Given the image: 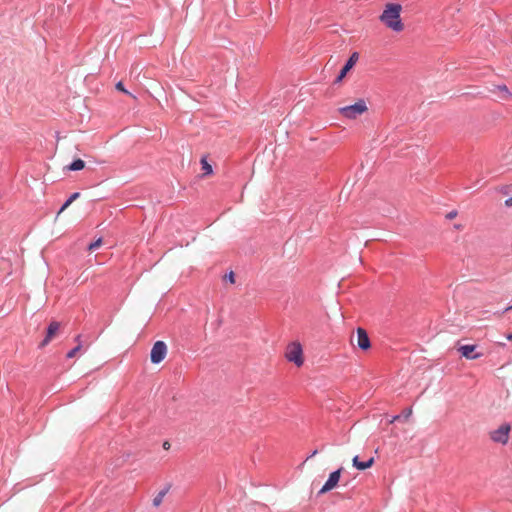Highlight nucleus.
<instances>
[{"mask_svg": "<svg viewBox=\"0 0 512 512\" xmlns=\"http://www.w3.org/2000/svg\"><path fill=\"white\" fill-rule=\"evenodd\" d=\"M285 357L289 362H293L297 367H301L304 363L302 345L298 341L288 344Z\"/></svg>", "mask_w": 512, "mask_h": 512, "instance_id": "obj_3", "label": "nucleus"}, {"mask_svg": "<svg viewBox=\"0 0 512 512\" xmlns=\"http://www.w3.org/2000/svg\"><path fill=\"white\" fill-rule=\"evenodd\" d=\"M228 280L231 284H235L236 283V275L233 271H230L229 274H228Z\"/></svg>", "mask_w": 512, "mask_h": 512, "instance_id": "obj_21", "label": "nucleus"}, {"mask_svg": "<svg viewBox=\"0 0 512 512\" xmlns=\"http://www.w3.org/2000/svg\"><path fill=\"white\" fill-rule=\"evenodd\" d=\"M115 87H116V89H117L118 91H121V92H123V93H125V94H128V95L132 96L133 98H135V96H133L129 91H127V90L124 88V85H123V83H122L121 81H119V82L116 84V86H115Z\"/></svg>", "mask_w": 512, "mask_h": 512, "instance_id": "obj_20", "label": "nucleus"}, {"mask_svg": "<svg viewBox=\"0 0 512 512\" xmlns=\"http://www.w3.org/2000/svg\"><path fill=\"white\" fill-rule=\"evenodd\" d=\"M80 196L79 192L73 193L69 199L62 205L61 209L58 212V215H60L62 212H64L76 199H78Z\"/></svg>", "mask_w": 512, "mask_h": 512, "instance_id": "obj_15", "label": "nucleus"}, {"mask_svg": "<svg viewBox=\"0 0 512 512\" xmlns=\"http://www.w3.org/2000/svg\"><path fill=\"white\" fill-rule=\"evenodd\" d=\"M59 330H60V323L57 321L51 322L50 325L48 326L46 336L40 344V347H44L50 341H52L58 335Z\"/></svg>", "mask_w": 512, "mask_h": 512, "instance_id": "obj_8", "label": "nucleus"}, {"mask_svg": "<svg viewBox=\"0 0 512 512\" xmlns=\"http://www.w3.org/2000/svg\"><path fill=\"white\" fill-rule=\"evenodd\" d=\"M341 472H342V468L332 472L329 475V478L326 481V483L320 489L319 493L324 494V493H327V492L331 491L332 489H334L340 480Z\"/></svg>", "mask_w": 512, "mask_h": 512, "instance_id": "obj_6", "label": "nucleus"}, {"mask_svg": "<svg viewBox=\"0 0 512 512\" xmlns=\"http://www.w3.org/2000/svg\"><path fill=\"white\" fill-rule=\"evenodd\" d=\"M359 59V54L357 52L352 53L344 67L341 69L338 77L335 80V83H340L344 77L347 75V73L353 68V66L356 64V62Z\"/></svg>", "mask_w": 512, "mask_h": 512, "instance_id": "obj_7", "label": "nucleus"}, {"mask_svg": "<svg viewBox=\"0 0 512 512\" xmlns=\"http://www.w3.org/2000/svg\"><path fill=\"white\" fill-rule=\"evenodd\" d=\"M356 342L358 347L361 348L362 350H368L370 348V340L365 329L360 327L357 329Z\"/></svg>", "mask_w": 512, "mask_h": 512, "instance_id": "obj_9", "label": "nucleus"}, {"mask_svg": "<svg viewBox=\"0 0 512 512\" xmlns=\"http://www.w3.org/2000/svg\"><path fill=\"white\" fill-rule=\"evenodd\" d=\"M476 349L475 345H462L458 348V351L460 354L465 357L466 359H477L482 356L481 353H474Z\"/></svg>", "mask_w": 512, "mask_h": 512, "instance_id": "obj_10", "label": "nucleus"}, {"mask_svg": "<svg viewBox=\"0 0 512 512\" xmlns=\"http://www.w3.org/2000/svg\"><path fill=\"white\" fill-rule=\"evenodd\" d=\"M511 431V425L508 423L501 424L498 428L489 432L490 439L502 445L507 444Z\"/></svg>", "mask_w": 512, "mask_h": 512, "instance_id": "obj_4", "label": "nucleus"}, {"mask_svg": "<svg viewBox=\"0 0 512 512\" xmlns=\"http://www.w3.org/2000/svg\"><path fill=\"white\" fill-rule=\"evenodd\" d=\"M368 107L364 99H359L356 103L338 109L339 114L349 120H355L360 115L366 113Z\"/></svg>", "mask_w": 512, "mask_h": 512, "instance_id": "obj_2", "label": "nucleus"}, {"mask_svg": "<svg viewBox=\"0 0 512 512\" xmlns=\"http://www.w3.org/2000/svg\"><path fill=\"white\" fill-rule=\"evenodd\" d=\"M400 417H401V416H399V415H397V416L393 417V419H392V421H391V422H394V421H396V420L400 419Z\"/></svg>", "mask_w": 512, "mask_h": 512, "instance_id": "obj_27", "label": "nucleus"}, {"mask_svg": "<svg viewBox=\"0 0 512 512\" xmlns=\"http://www.w3.org/2000/svg\"><path fill=\"white\" fill-rule=\"evenodd\" d=\"M85 167V162L81 159H77L73 161L69 166L68 169L71 171H79L82 170Z\"/></svg>", "mask_w": 512, "mask_h": 512, "instance_id": "obj_16", "label": "nucleus"}, {"mask_svg": "<svg viewBox=\"0 0 512 512\" xmlns=\"http://www.w3.org/2000/svg\"><path fill=\"white\" fill-rule=\"evenodd\" d=\"M457 211L456 210H453V211H450L447 215H446V218L447 219H454L456 216H457Z\"/></svg>", "mask_w": 512, "mask_h": 512, "instance_id": "obj_22", "label": "nucleus"}, {"mask_svg": "<svg viewBox=\"0 0 512 512\" xmlns=\"http://www.w3.org/2000/svg\"><path fill=\"white\" fill-rule=\"evenodd\" d=\"M228 50L235 63L239 62L244 57V49L236 44H233L232 47L228 48Z\"/></svg>", "mask_w": 512, "mask_h": 512, "instance_id": "obj_12", "label": "nucleus"}, {"mask_svg": "<svg viewBox=\"0 0 512 512\" xmlns=\"http://www.w3.org/2000/svg\"><path fill=\"white\" fill-rule=\"evenodd\" d=\"M506 338H507L508 340H512V333L508 334V335L506 336Z\"/></svg>", "mask_w": 512, "mask_h": 512, "instance_id": "obj_28", "label": "nucleus"}, {"mask_svg": "<svg viewBox=\"0 0 512 512\" xmlns=\"http://www.w3.org/2000/svg\"><path fill=\"white\" fill-rule=\"evenodd\" d=\"M411 414H412V410L411 409H408V410L404 411V413H403L404 419L408 420L409 417L411 416Z\"/></svg>", "mask_w": 512, "mask_h": 512, "instance_id": "obj_23", "label": "nucleus"}, {"mask_svg": "<svg viewBox=\"0 0 512 512\" xmlns=\"http://www.w3.org/2000/svg\"><path fill=\"white\" fill-rule=\"evenodd\" d=\"M498 89H499V91H501L503 93V98H505V99L512 98V94L509 92L507 86L502 85V86H499Z\"/></svg>", "mask_w": 512, "mask_h": 512, "instance_id": "obj_17", "label": "nucleus"}, {"mask_svg": "<svg viewBox=\"0 0 512 512\" xmlns=\"http://www.w3.org/2000/svg\"><path fill=\"white\" fill-rule=\"evenodd\" d=\"M75 341H76L78 344H81V336H80V335L76 336Z\"/></svg>", "mask_w": 512, "mask_h": 512, "instance_id": "obj_25", "label": "nucleus"}, {"mask_svg": "<svg viewBox=\"0 0 512 512\" xmlns=\"http://www.w3.org/2000/svg\"><path fill=\"white\" fill-rule=\"evenodd\" d=\"M317 453H318V451H317V450H314V451L312 452V454L307 458V460H308L309 458H311V457H314Z\"/></svg>", "mask_w": 512, "mask_h": 512, "instance_id": "obj_26", "label": "nucleus"}, {"mask_svg": "<svg viewBox=\"0 0 512 512\" xmlns=\"http://www.w3.org/2000/svg\"><path fill=\"white\" fill-rule=\"evenodd\" d=\"M402 6L397 3H387L380 15V21L389 29L395 32H401L404 24L401 20Z\"/></svg>", "mask_w": 512, "mask_h": 512, "instance_id": "obj_1", "label": "nucleus"}, {"mask_svg": "<svg viewBox=\"0 0 512 512\" xmlns=\"http://www.w3.org/2000/svg\"><path fill=\"white\" fill-rule=\"evenodd\" d=\"M200 164H201V177H207L211 174H213V168H212V165L207 161V157L206 156H203L200 160Z\"/></svg>", "mask_w": 512, "mask_h": 512, "instance_id": "obj_13", "label": "nucleus"}, {"mask_svg": "<svg viewBox=\"0 0 512 512\" xmlns=\"http://www.w3.org/2000/svg\"><path fill=\"white\" fill-rule=\"evenodd\" d=\"M169 489H170V485H167L161 491H159V493L154 497L153 505L155 507H159L161 505V503H162L165 495L168 493Z\"/></svg>", "mask_w": 512, "mask_h": 512, "instance_id": "obj_14", "label": "nucleus"}, {"mask_svg": "<svg viewBox=\"0 0 512 512\" xmlns=\"http://www.w3.org/2000/svg\"><path fill=\"white\" fill-rule=\"evenodd\" d=\"M353 466L358 470H366L374 464V458L371 457L367 461H360L358 456H355L352 460Z\"/></svg>", "mask_w": 512, "mask_h": 512, "instance_id": "obj_11", "label": "nucleus"}, {"mask_svg": "<svg viewBox=\"0 0 512 512\" xmlns=\"http://www.w3.org/2000/svg\"><path fill=\"white\" fill-rule=\"evenodd\" d=\"M505 205H506L507 207L512 206V197H511V198H508L507 200H505Z\"/></svg>", "mask_w": 512, "mask_h": 512, "instance_id": "obj_24", "label": "nucleus"}, {"mask_svg": "<svg viewBox=\"0 0 512 512\" xmlns=\"http://www.w3.org/2000/svg\"><path fill=\"white\" fill-rule=\"evenodd\" d=\"M510 309H512V306L507 307L504 312H506V311H508Z\"/></svg>", "mask_w": 512, "mask_h": 512, "instance_id": "obj_29", "label": "nucleus"}, {"mask_svg": "<svg viewBox=\"0 0 512 512\" xmlns=\"http://www.w3.org/2000/svg\"><path fill=\"white\" fill-rule=\"evenodd\" d=\"M82 344H78L75 348L67 353V358H73L81 350Z\"/></svg>", "mask_w": 512, "mask_h": 512, "instance_id": "obj_19", "label": "nucleus"}, {"mask_svg": "<svg viewBox=\"0 0 512 512\" xmlns=\"http://www.w3.org/2000/svg\"><path fill=\"white\" fill-rule=\"evenodd\" d=\"M102 243H103L102 238H98L96 241L92 242V243L89 245L88 249H89L90 251H93V250H95V249L99 248V247L102 245Z\"/></svg>", "mask_w": 512, "mask_h": 512, "instance_id": "obj_18", "label": "nucleus"}, {"mask_svg": "<svg viewBox=\"0 0 512 512\" xmlns=\"http://www.w3.org/2000/svg\"><path fill=\"white\" fill-rule=\"evenodd\" d=\"M166 354L167 345L163 341L155 342L150 352L151 362L154 364L160 363L165 359Z\"/></svg>", "mask_w": 512, "mask_h": 512, "instance_id": "obj_5", "label": "nucleus"}, {"mask_svg": "<svg viewBox=\"0 0 512 512\" xmlns=\"http://www.w3.org/2000/svg\"><path fill=\"white\" fill-rule=\"evenodd\" d=\"M168 445H169L168 442H165L164 443V448H166Z\"/></svg>", "mask_w": 512, "mask_h": 512, "instance_id": "obj_30", "label": "nucleus"}]
</instances>
